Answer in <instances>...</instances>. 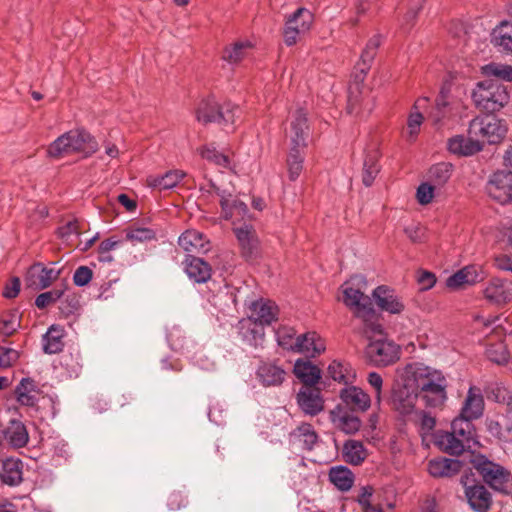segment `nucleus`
I'll return each instance as SVG.
<instances>
[{
	"label": "nucleus",
	"instance_id": "1",
	"mask_svg": "<svg viewBox=\"0 0 512 512\" xmlns=\"http://www.w3.org/2000/svg\"><path fill=\"white\" fill-rule=\"evenodd\" d=\"M401 378L406 387L415 391L425 407L441 408L448 399V380L441 370L412 362L403 368Z\"/></svg>",
	"mask_w": 512,
	"mask_h": 512
},
{
	"label": "nucleus",
	"instance_id": "2",
	"mask_svg": "<svg viewBox=\"0 0 512 512\" xmlns=\"http://www.w3.org/2000/svg\"><path fill=\"white\" fill-rule=\"evenodd\" d=\"M341 288L343 303L363 320V333L368 338L370 335H383V327L378 322L370 297L364 294L358 284H354V279L345 282Z\"/></svg>",
	"mask_w": 512,
	"mask_h": 512
},
{
	"label": "nucleus",
	"instance_id": "3",
	"mask_svg": "<svg viewBox=\"0 0 512 512\" xmlns=\"http://www.w3.org/2000/svg\"><path fill=\"white\" fill-rule=\"evenodd\" d=\"M98 149L95 138L84 129L70 130L56 140L47 149V154L52 158H62L72 154H80L89 157Z\"/></svg>",
	"mask_w": 512,
	"mask_h": 512
},
{
	"label": "nucleus",
	"instance_id": "4",
	"mask_svg": "<svg viewBox=\"0 0 512 512\" xmlns=\"http://www.w3.org/2000/svg\"><path fill=\"white\" fill-rule=\"evenodd\" d=\"M473 104L477 109L486 113H495L502 110L510 101L507 86L491 80L476 83L471 92Z\"/></svg>",
	"mask_w": 512,
	"mask_h": 512
},
{
	"label": "nucleus",
	"instance_id": "5",
	"mask_svg": "<svg viewBox=\"0 0 512 512\" xmlns=\"http://www.w3.org/2000/svg\"><path fill=\"white\" fill-rule=\"evenodd\" d=\"M471 463L483 481L492 489L505 495H512V474L508 469L484 455L474 456Z\"/></svg>",
	"mask_w": 512,
	"mask_h": 512
},
{
	"label": "nucleus",
	"instance_id": "6",
	"mask_svg": "<svg viewBox=\"0 0 512 512\" xmlns=\"http://www.w3.org/2000/svg\"><path fill=\"white\" fill-rule=\"evenodd\" d=\"M201 190L209 194L214 193L220 198L221 215L223 219L231 221L233 225L250 219L246 203L233 197L228 191L220 189L213 181L210 180L207 187H201Z\"/></svg>",
	"mask_w": 512,
	"mask_h": 512
},
{
	"label": "nucleus",
	"instance_id": "7",
	"mask_svg": "<svg viewBox=\"0 0 512 512\" xmlns=\"http://www.w3.org/2000/svg\"><path fill=\"white\" fill-rule=\"evenodd\" d=\"M470 134L478 138L483 148L485 143L496 144L500 142L507 133V126L501 119L482 116L472 119L469 123Z\"/></svg>",
	"mask_w": 512,
	"mask_h": 512
},
{
	"label": "nucleus",
	"instance_id": "8",
	"mask_svg": "<svg viewBox=\"0 0 512 512\" xmlns=\"http://www.w3.org/2000/svg\"><path fill=\"white\" fill-rule=\"evenodd\" d=\"M365 352L374 366L387 367L400 359L401 347L393 340L381 337L370 340Z\"/></svg>",
	"mask_w": 512,
	"mask_h": 512
},
{
	"label": "nucleus",
	"instance_id": "9",
	"mask_svg": "<svg viewBox=\"0 0 512 512\" xmlns=\"http://www.w3.org/2000/svg\"><path fill=\"white\" fill-rule=\"evenodd\" d=\"M314 16L306 8H298L288 17L283 30L284 42L287 46L295 45L298 39L306 34L313 23Z\"/></svg>",
	"mask_w": 512,
	"mask_h": 512
},
{
	"label": "nucleus",
	"instance_id": "10",
	"mask_svg": "<svg viewBox=\"0 0 512 512\" xmlns=\"http://www.w3.org/2000/svg\"><path fill=\"white\" fill-rule=\"evenodd\" d=\"M487 193L501 204L512 201V171L500 170L493 173L486 185Z\"/></svg>",
	"mask_w": 512,
	"mask_h": 512
},
{
	"label": "nucleus",
	"instance_id": "11",
	"mask_svg": "<svg viewBox=\"0 0 512 512\" xmlns=\"http://www.w3.org/2000/svg\"><path fill=\"white\" fill-rule=\"evenodd\" d=\"M233 231L240 247V253L246 261H254L260 255V243L252 225L244 223L234 227Z\"/></svg>",
	"mask_w": 512,
	"mask_h": 512
},
{
	"label": "nucleus",
	"instance_id": "12",
	"mask_svg": "<svg viewBox=\"0 0 512 512\" xmlns=\"http://www.w3.org/2000/svg\"><path fill=\"white\" fill-rule=\"evenodd\" d=\"M309 131L307 113L304 109L299 108L291 115L287 132L290 141L289 147L306 148Z\"/></svg>",
	"mask_w": 512,
	"mask_h": 512
},
{
	"label": "nucleus",
	"instance_id": "13",
	"mask_svg": "<svg viewBox=\"0 0 512 512\" xmlns=\"http://www.w3.org/2000/svg\"><path fill=\"white\" fill-rule=\"evenodd\" d=\"M467 503L474 512H489L493 505L491 492L481 483L468 485L464 483Z\"/></svg>",
	"mask_w": 512,
	"mask_h": 512
},
{
	"label": "nucleus",
	"instance_id": "14",
	"mask_svg": "<svg viewBox=\"0 0 512 512\" xmlns=\"http://www.w3.org/2000/svg\"><path fill=\"white\" fill-rule=\"evenodd\" d=\"M339 397L344 408L351 412H365L371 406L370 396L363 389L352 384L342 388Z\"/></svg>",
	"mask_w": 512,
	"mask_h": 512
},
{
	"label": "nucleus",
	"instance_id": "15",
	"mask_svg": "<svg viewBox=\"0 0 512 512\" xmlns=\"http://www.w3.org/2000/svg\"><path fill=\"white\" fill-rule=\"evenodd\" d=\"M377 306L390 314H401L405 310V304L393 289L386 285H380L372 293Z\"/></svg>",
	"mask_w": 512,
	"mask_h": 512
},
{
	"label": "nucleus",
	"instance_id": "16",
	"mask_svg": "<svg viewBox=\"0 0 512 512\" xmlns=\"http://www.w3.org/2000/svg\"><path fill=\"white\" fill-rule=\"evenodd\" d=\"M374 108V98L368 91L360 90V84L356 83L349 88L347 109L350 114L364 116L371 113Z\"/></svg>",
	"mask_w": 512,
	"mask_h": 512
},
{
	"label": "nucleus",
	"instance_id": "17",
	"mask_svg": "<svg viewBox=\"0 0 512 512\" xmlns=\"http://www.w3.org/2000/svg\"><path fill=\"white\" fill-rule=\"evenodd\" d=\"M297 403L307 415L315 416L324 408L321 392L316 387H302L297 394Z\"/></svg>",
	"mask_w": 512,
	"mask_h": 512
},
{
	"label": "nucleus",
	"instance_id": "18",
	"mask_svg": "<svg viewBox=\"0 0 512 512\" xmlns=\"http://www.w3.org/2000/svg\"><path fill=\"white\" fill-rule=\"evenodd\" d=\"M278 317V306L270 300H256L250 305L248 321L259 322L260 325H270Z\"/></svg>",
	"mask_w": 512,
	"mask_h": 512
},
{
	"label": "nucleus",
	"instance_id": "19",
	"mask_svg": "<svg viewBox=\"0 0 512 512\" xmlns=\"http://www.w3.org/2000/svg\"><path fill=\"white\" fill-rule=\"evenodd\" d=\"M330 419L335 428L346 434H354L361 427V420L341 404L331 410Z\"/></svg>",
	"mask_w": 512,
	"mask_h": 512
},
{
	"label": "nucleus",
	"instance_id": "20",
	"mask_svg": "<svg viewBox=\"0 0 512 512\" xmlns=\"http://www.w3.org/2000/svg\"><path fill=\"white\" fill-rule=\"evenodd\" d=\"M19 405L35 408L39 401L41 390L35 380L30 377L22 378L14 390Z\"/></svg>",
	"mask_w": 512,
	"mask_h": 512
},
{
	"label": "nucleus",
	"instance_id": "21",
	"mask_svg": "<svg viewBox=\"0 0 512 512\" xmlns=\"http://www.w3.org/2000/svg\"><path fill=\"white\" fill-rule=\"evenodd\" d=\"M60 272V270L47 268L41 263H36L28 270L27 282L30 286H34L37 289H45L59 277Z\"/></svg>",
	"mask_w": 512,
	"mask_h": 512
},
{
	"label": "nucleus",
	"instance_id": "22",
	"mask_svg": "<svg viewBox=\"0 0 512 512\" xmlns=\"http://www.w3.org/2000/svg\"><path fill=\"white\" fill-rule=\"evenodd\" d=\"M482 149L478 138L470 134V126L468 127L467 136L456 135L448 141V150L460 156H471Z\"/></svg>",
	"mask_w": 512,
	"mask_h": 512
},
{
	"label": "nucleus",
	"instance_id": "23",
	"mask_svg": "<svg viewBox=\"0 0 512 512\" xmlns=\"http://www.w3.org/2000/svg\"><path fill=\"white\" fill-rule=\"evenodd\" d=\"M183 263L187 276L195 283H205L210 279L211 266L202 258L188 254Z\"/></svg>",
	"mask_w": 512,
	"mask_h": 512
},
{
	"label": "nucleus",
	"instance_id": "24",
	"mask_svg": "<svg viewBox=\"0 0 512 512\" xmlns=\"http://www.w3.org/2000/svg\"><path fill=\"white\" fill-rule=\"evenodd\" d=\"M435 445L444 453L449 455H460L465 450L471 449L466 446L464 440L459 438L454 432L438 431L435 434Z\"/></svg>",
	"mask_w": 512,
	"mask_h": 512
},
{
	"label": "nucleus",
	"instance_id": "25",
	"mask_svg": "<svg viewBox=\"0 0 512 512\" xmlns=\"http://www.w3.org/2000/svg\"><path fill=\"white\" fill-rule=\"evenodd\" d=\"M382 37L381 35H374L371 37L364 50L361 53L360 61L357 63L355 69L357 71L355 77L359 81L363 82L365 76L367 75L368 71L370 70L371 64L377 54V50L379 46L381 45Z\"/></svg>",
	"mask_w": 512,
	"mask_h": 512
},
{
	"label": "nucleus",
	"instance_id": "26",
	"mask_svg": "<svg viewBox=\"0 0 512 512\" xmlns=\"http://www.w3.org/2000/svg\"><path fill=\"white\" fill-rule=\"evenodd\" d=\"M380 156L381 153L377 144H372L365 150L362 182L366 187H369L373 184L380 171V166L378 164Z\"/></svg>",
	"mask_w": 512,
	"mask_h": 512
},
{
	"label": "nucleus",
	"instance_id": "27",
	"mask_svg": "<svg viewBox=\"0 0 512 512\" xmlns=\"http://www.w3.org/2000/svg\"><path fill=\"white\" fill-rule=\"evenodd\" d=\"M484 411V398L481 389L471 386L461 408L460 415L467 419H478Z\"/></svg>",
	"mask_w": 512,
	"mask_h": 512
},
{
	"label": "nucleus",
	"instance_id": "28",
	"mask_svg": "<svg viewBox=\"0 0 512 512\" xmlns=\"http://www.w3.org/2000/svg\"><path fill=\"white\" fill-rule=\"evenodd\" d=\"M178 244L188 253H207L210 249V243L204 234L197 230H187L181 234Z\"/></svg>",
	"mask_w": 512,
	"mask_h": 512
},
{
	"label": "nucleus",
	"instance_id": "29",
	"mask_svg": "<svg viewBox=\"0 0 512 512\" xmlns=\"http://www.w3.org/2000/svg\"><path fill=\"white\" fill-rule=\"evenodd\" d=\"M483 294L487 301L496 305L506 304L512 299L511 289L500 278L491 279L485 287Z\"/></svg>",
	"mask_w": 512,
	"mask_h": 512
},
{
	"label": "nucleus",
	"instance_id": "30",
	"mask_svg": "<svg viewBox=\"0 0 512 512\" xmlns=\"http://www.w3.org/2000/svg\"><path fill=\"white\" fill-rule=\"evenodd\" d=\"M462 462L456 459L438 457L428 463L429 474L433 477H453L461 471Z\"/></svg>",
	"mask_w": 512,
	"mask_h": 512
},
{
	"label": "nucleus",
	"instance_id": "31",
	"mask_svg": "<svg viewBox=\"0 0 512 512\" xmlns=\"http://www.w3.org/2000/svg\"><path fill=\"white\" fill-rule=\"evenodd\" d=\"M290 442L302 450L311 451L318 442V435L309 423H302L290 433Z\"/></svg>",
	"mask_w": 512,
	"mask_h": 512
},
{
	"label": "nucleus",
	"instance_id": "32",
	"mask_svg": "<svg viewBox=\"0 0 512 512\" xmlns=\"http://www.w3.org/2000/svg\"><path fill=\"white\" fill-rule=\"evenodd\" d=\"M257 378L263 386H280L286 377V371L270 362L262 363L257 369Z\"/></svg>",
	"mask_w": 512,
	"mask_h": 512
},
{
	"label": "nucleus",
	"instance_id": "33",
	"mask_svg": "<svg viewBox=\"0 0 512 512\" xmlns=\"http://www.w3.org/2000/svg\"><path fill=\"white\" fill-rule=\"evenodd\" d=\"M428 102L427 97H421L416 100L413 109L415 111L410 112L407 119V128L403 132V137L408 142H414L420 133L421 126L424 121L423 115L418 111L419 108L424 107V105Z\"/></svg>",
	"mask_w": 512,
	"mask_h": 512
},
{
	"label": "nucleus",
	"instance_id": "34",
	"mask_svg": "<svg viewBox=\"0 0 512 512\" xmlns=\"http://www.w3.org/2000/svg\"><path fill=\"white\" fill-rule=\"evenodd\" d=\"M325 350L324 340L316 332H308L296 338L295 351L316 356Z\"/></svg>",
	"mask_w": 512,
	"mask_h": 512
},
{
	"label": "nucleus",
	"instance_id": "35",
	"mask_svg": "<svg viewBox=\"0 0 512 512\" xmlns=\"http://www.w3.org/2000/svg\"><path fill=\"white\" fill-rule=\"evenodd\" d=\"M417 399H419L418 395L411 388L406 387L404 381L402 387L394 391L392 396L395 409L403 415L413 411Z\"/></svg>",
	"mask_w": 512,
	"mask_h": 512
},
{
	"label": "nucleus",
	"instance_id": "36",
	"mask_svg": "<svg viewBox=\"0 0 512 512\" xmlns=\"http://www.w3.org/2000/svg\"><path fill=\"white\" fill-rule=\"evenodd\" d=\"M492 43L501 52L512 55V22H501L492 32Z\"/></svg>",
	"mask_w": 512,
	"mask_h": 512
},
{
	"label": "nucleus",
	"instance_id": "37",
	"mask_svg": "<svg viewBox=\"0 0 512 512\" xmlns=\"http://www.w3.org/2000/svg\"><path fill=\"white\" fill-rule=\"evenodd\" d=\"M3 433L7 442L14 448H22L29 441L26 426L19 420H11Z\"/></svg>",
	"mask_w": 512,
	"mask_h": 512
},
{
	"label": "nucleus",
	"instance_id": "38",
	"mask_svg": "<svg viewBox=\"0 0 512 512\" xmlns=\"http://www.w3.org/2000/svg\"><path fill=\"white\" fill-rule=\"evenodd\" d=\"M473 419H467L459 415L451 423L452 432L465 441L466 446L473 448L478 444L476 440L475 427L472 423Z\"/></svg>",
	"mask_w": 512,
	"mask_h": 512
},
{
	"label": "nucleus",
	"instance_id": "39",
	"mask_svg": "<svg viewBox=\"0 0 512 512\" xmlns=\"http://www.w3.org/2000/svg\"><path fill=\"white\" fill-rule=\"evenodd\" d=\"M64 330L57 325L49 327L42 337V347L46 354H56L64 348Z\"/></svg>",
	"mask_w": 512,
	"mask_h": 512
},
{
	"label": "nucleus",
	"instance_id": "40",
	"mask_svg": "<svg viewBox=\"0 0 512 512\" xmlns=\"http://www.w3.org/2000/svg\"><path fill=\"white\" fill-rule=\"evenodd\" d=\"M293 371L303 387H314L321 377L320 370L308 361L297 360Z\"/></svg>",
	"mask_w": 512,
	"mask_h": 512
},
{
	"label": "nucleus",
	"instance_id": "41",
	"mask_svg": "<svg viewBox=\"0 0 512 512\" xmlns=\"http://www.w3.org/2000/svg\"><path fill=\"white\" fill-rule=\"evenodd\" d=\"M185 172L182 170H171L161 176H149L147 183L150 187L160 190L172 189L184 178Z\"/></svg>",
	"mask_w": 512,
	"mask_h": 512
},
{
	"label": "nucleus",
	"instance_id": "42",
	"mask_svg": "<svg viewBox=\"0 0 512 512\" xmlns=\"http://www.w3.org/2000/svg\"><path fill=\"white\" fill-rule=\"evenodd\" d=\"M0 480L10 486L18 485L22 481V463L20 460L7 459L0 470Z\"/></svg>",
	"mask_w": 512,
	"mask_h": 512
},
{
	"label": "nucleus",
	"instance_id": "43",
	"mask_svg": "<svg viewBox=\"0 0 512 512\" xmlns=\"http://www.w3.org/2000/svg\"><path fill=\"white\" fill-rule=\"evenodd\" d=\"M344 460L351 465H360L367 457V450L361 441L347 440L342 450Z\"/></svg>",
	"mask_w": 512,
	"mask_h": 512
},
{
	"label": "nucleus",
	"instance_id": "44",
	"mask_svg": "<svg viewBox=\"0 0 512 512\" xmlns=\"http://www.w3.org/2000/svg\"><path fill=\"white\" fill-rule=\"evenodd\" d=\"M306 148L289 147L286 159L289 179L295 181L303 170V163Z\"/></svg>",
	"mask_w": 512,
	"mask_h": 512
},
{
	"label": "nucleus",
	"instance_id": "45",
	"mask_svg": "<svg viewBox=\"0 0 512 512\" xmlns=\"http://www.w3.org/2000/svg\"><path fill=\"white\" fill-rule=\"evenodd\" d=\"M329 480L339 490L348 491L354 482L353 473L345 466H335L329 471Z\"/></svg>",
	"mask_w": 512,
	"mask_h": 512
},
{
	"label": "nucleus",
	"instance_id": "46",
	"mask_svg": "<svg viewBox=\"0 0 512 512\" xmlns=\"http://www.w3.org/2000/svg\"><path fill=\"white\" fill-rule=\"evenodd\" d=\"M452 175V165L441 162L433 165L428 172L429 182L436 188L443 187Z\"/></svg>",
	"mask_w": 512,
	"mask_h": 512
},
{
	"label": "nucleus",
	"instance_id": "47",
	"mask_svg": "<svg viewBox=\"0 0 512 512\" xmlns=\"http://www.w3.org/2000/svg\"><path fill=\"white\" fill-rule=\"evenodd\" d=\"M220 106L214 100H205L199 104L196 112L197 120L202 124L219 121Z\"/></svg>",
	"mask_w": 512,
	"mask_h": 512
},
{
	"label": "nucleus",
	"instance_id": "48",
	"mask_svg": "<svg viewBox=\"0 0 512 512\" xmlns=\"http://www.w3.org/2000/svg\"><path fill=\"white\" fill-rule=\"evenodd\" d=\"M251 47L249 41L235 42L230 47L225 48L222 58L230 64H238L247 56Z\"/></svg>",
	"mask_w": 512,
	"mask_h": 512
},
{
	"label": "nucleus",
	"instance_id": "49",
	"mask_svg": "<svg viewBox=\"0 0 512 512\" xmlns=\"http://www.w3.org/2000/svg\"><path fill=\"white\" fill-rule=\"evenodd\" d=\"M480 71L485 77H495L504 81L512 82V65L491 62L483 65Z\"/></svg>",
	"mask_w": 512,
	"mask_h": 512
},
{
	"label": "nucleus",
	"instance_id": "50",
	"mask_svg": "<svg viewBox=\"0 0 512 512\" xmlns=\"http://www.w3.org/2000/svg\"><path fill=\"white\" fill-rule=\"evenodd\" d=\"M329 376L339 383H344L346 386L352 384L355 380V373L346 365L333 361L328 366Z\"/></svg>",
	"mask_w": 512,
	"mask_h": 512
},
{
	"label": "nucleus",
	"instance_id": "51",
	"mask_svg": "<svg viewBox=\"0 0 512 512\" xmlns=\"http://www.w3.org/2000/svg\"><path fill=\"white\" fill-rule=\"evenodd\" d=\"M242 329H245L243 338L252 346H258L262 343L264 339V329L263 325H260L259 322H249L247 320L241 321Z\"/></svg>",
	"mask_w": 512,
	"mask_h": 512
},
{
	"label": "nucleus",
	"instance_id": "52",
	"mask_svg": "<svg viewBox=\"0 0 512 512\" xmlns=\"http://www.w3.org/2000/svg\"><path fill=\"white\" fill-rule=\"evenodd\" d=\"M21 317L17 310L3 314L0 319V334L10 336L20 327Z\"/></svg>",
	"mask_w": 512,
	"mask_h": 512
},
{
	"label": "nucleus",
	"instance_id": "53",
	"mask_svg": "<svg viewBox=\"0 0 512 512\" xmlns=\"http://www.w3.org/2000/svg\"><path fill=\"white\" fill-rule=\"evenodd\" d=\"M125 232L126 239L133 244L151 241L156 238L155 231L146 227L132 226L127 228Z\"/></svg>",
	"mask_w": 512,
	"mask_h": 512
},
{
	"label": "nucleus",
	"instance_id": "54",
	"mask_svg": "<svg viewBox=\"0 0 512 512\" xmlns=\"http://www.w3.org/2000/svg\"><path fill=\"white\" fill-rule=\"evenodd\" d=\"M487 358L496 364H505L509 360V352L503 342H496L486 348Z\"/></svg>",
	"mask_w": 512,
	"mask_h": 512
},
{
	"label": "nucleus",
	"instance_id": "55",
	"mask_svg": "<svg viewBox=\"0 0 512 512\" xmlns=\"http://www.w3.org/2000/svg\"><path fill=\"white\" fill-rule=\"evenodd\" d=\"M296 331L292 327L282 326L276 330V339L278 345L283 349L295 351Z\"/></svg>",
	"mask_w": 512,
	"mask_h": 512
},
{
	"label": "nucleus",
	"instance_id": "56",
	"mask_svg": "<svg viewBox=\"0 0 512 512\" xmlns=\"http://www.w3.org/2000/svg\"><path fill=\"white\" fill-rule=\"evenodd\" d=\"M200 154H201L202 158H204L210 162H213L214 164H216L220 167H223V168L229 167L230 161H229L228 156L218 152L214 147L205 146L204 148L201 149Z\"/></svg>",
	"mask_w": 512,
	"mask_h": 512
},
{
	"label": "nucleus",
	"instance_id": "57",
	"mask_svg": "<svg viewBox=\"0 0 512 512\" xmlns=\"http://www.w3.org/2000/svg\"><path fill=\"white\" fill-rule=\"evenodd\" d=\"M65 288H56L44 293L39 294L35 299V305L39 309H44L50 304L55 303L64 294Z\"/></svg>",
	"mask_w": 512,
	"mask_h": 512
},
{
	"label": "nucleus",
	"instance_id": "58",
	"mask_svg": "<svg viewBox=\"0 0 512 512\" xmlns=\"http://www.w3.org/2000/svg\"><path fill=\"white\" fill-rule=\"evenodd\" d=\"M80 233L79 222L77 220L68 221L57 230L59 238H61L66 243H70L72 237L77 238Z\"/></svg>",
	"mask_w": 512,
	"mask_h": 512
},
{
	"label": "nucleus",
	"instance_id": "59",
	"mask_svg": "<svg viewBox=\"0 0 512 512\" xmlns=\"http://www.w3.org/2000/svg\"><path fill=\"white\" fill-rule=\"evenodd\" d=\"M238 111L239 108L232 104H225L224 106H220L219 121L217 123L222 124L225 128L234 124L235 114Z\"/></svg>",
	"mask_w": 512,
	"mask_h": 512
},
{
	"label": "nucleus",
	"instance_id": "60",
	"mask_svg": "<svg viewBox=\"0 0 512 512\" xmlns=\"http://www.w3.org/2000/svg\"><path fill=\"white\" fill-rule=\"evenodd\" d=\"M437 189L430 182H424L419 185L416 191V198L421 205L429 204L433 197L434 191Z\"/></svg>",
	"mask_w": 512,
	"mask_h": 512
},
{
	"label": "nucleus",
	"instance_id": "61",
	"mask_svg": "<svg viewBox=\"0 0 512 512\" xmlns=\"http://www.w3.org/2000/svg\"><path fill=\"white\" fill-rule=\"evenodd\" d=\"M19 359V352L12 348L0 347V368L11 367Z\"/></svg>",
	"mask_w": 512,
	"mask_h": 512
},
{
	"label": "nucleus",
	"instance_id": "62",
	"mask_svg": "<svg viewBox=\"0 0 512 512\" xmlns=\"http://www.w3.org/2000/svg\"><path fill=\"white\" fill-rule=\"evenodd\" d=\"M93 276L92 270L87 266H79L73 275V282L76 286L83 287L87 285Z\"/></svg>",
	"mask_w": 512,
	"mask_h": 512
},
{
	"label": "nucleus",
	"instance_id": "63",
	"mask_svg": "<svg viewBox=\"0 0 512 512\" xmlns=\"http://www.w3.org/2000/svg\"><path fill=\"white\" fill-rule=\"evenodd\" d=\"M187 498L181 491H173L167 499V506L170 510H179L187 505Z\"/></svg>",
	"mask_w": 512,
	"mask_h": 512
},
{
	"label": "nucleus",
	"instance_id": "64",
	"mask_svg": "<svg viewBox=\"0 0 512 512\" xmlns=\"http://www.w3.org/2000/svg\"><path fill=\"white\" fill-rule=\"evenodd\" d=\"M425 0H410L409 9L405 15L406 25L411 27L417 18L418 13L422 10Z\"/></svg>",
	"mask_w": 512,
	"mask_h": 512
}]
</instances>
